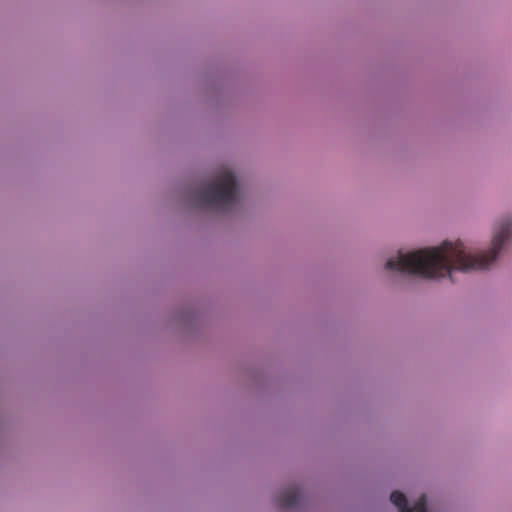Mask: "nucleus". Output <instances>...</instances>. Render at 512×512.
<instances>
[{
	"mask_svg": "<svg viewBox=\"0 0 512 512\" xmlns=\"http://www.w3.org/2000/svg\"><path fill=\"white\" fill-rule=\"evenodd\" d=\"M511 233L512 219L508 218L498 227L492 239V247L487 252L472 254L462 241H444L438 247L424 248L406 254L399 251L396 257L386 262L385 268L429 279L446 275L451 278L454 271L482 270L495 261Z\"/></svg>",
	"mask_w": 512,
	"mask_h": 512,
	"instance_id": "obj_1",
	"label": "nucleus"
},
{
	"mask_svg": "<svg viewBox=\"0 0 512 512\" xmlns=\"http://www.w3.org/2000/svg\"><path fill=\"white\" fill-rule=\"evenodd\" d=\"M193 199L198 206H212L222 211L231 210L238 200L235 175L228 169L219 170L210 184L193 192Z\"/></svg>",
	"mask_w": 512,
	"mask_h": 512,
	"instance_id": "obj_2",
	"label": "nucleus"
},
{
	"mask_svg": "<svg viewBox=\"0 0 512 512\" xmlns=\"http://www.w3.org/2000/svg\"><path fill=\"white\" fill-rule=\"evenodd\" d=\"M391 502L399 508V512H427L426 497L422 495L413 507H408L406 496L400 491H394L390 496Z\"/></svg>",
	"mask_w": 512,
	"mask_h": 512,
	"instance_id": "obj_3",
	"label": "nucleus"
},
{
	"mask_svg": "<svg viewBox=\"0 0 512 512\" xmlns=\"http://www.w3.org/2000/svg\"><path fill=\"white\" fill-rule=\"evenodd\" d=\"M300 499V491L298 487L291 486L284 489L278 499V505L283 509H291L297 506Z\"/></svg>",
	"mask_w": 512,
	"mask_h": 512,
	"instance_id": "obj_4",
	"label": "nucleus"
}]
</instances>
